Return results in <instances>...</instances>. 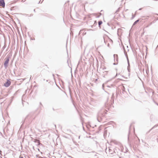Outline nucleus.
Here are the masks:
<instances>
[{"label":"nucleus","instance_id":"obj_1","mask_svg":"<svg viewBox=\"0 0 158 158\" xmlns=\"http://www.w3.org/2000/svg\"><path fill=\"white\" fill-rule=\"evenodd\" d=\"M0 6L2 8H4L5 6V3L4 0H0Z\"/></svg>","mask_w":158,"mask_h":158},{"label":"nucleus","instance_id":"obj_2","mask_svg":"<svg viewBox=\"0 0 158 158\" xmlns=\"http://www.w3.org/2000/svg\"><path fill=\"white\" fill-rule=\"evenodd\" d=\"M11 84V82L9 80H7L6 82L4 84V85L6 87L9 86Z\"/></svg>","mask_w":158,"mask_h":158},{"label":"nucleus","instance_id":"obj_3","mask_svg":"<svg viewBox=\"0 0 158 158\" xmlns=\"http://www.w3.org/2000/svg\"><path fill=\"white\" fill-rule=\"evenodd\" d=\"M9 58H7L5 60L4 64V65L5 67H6L7 66L9 63Z\"/></svg>","mask_w":158,"mask_h":158},{"label":"nucleus","instance_id":"obj_4","mask_svg":"<svg viewBox=\"0 0 158 158\" xmlns=\"http://www.w3.org/2000/svg\"><path fill=\"white\" fill-rule=\"evenodd\" d=\"M34 142H36L38 143V145H40V140L38 139H35Z\"/></svg>","mask_w":158,"mask_h":158},{"label":"nucleus","instance_id":"obj_5","mask_svg":"<svg viewBox=\"0 0 158 158\" xmlns=\"http://www.w3.org/2000/svg\"><path fill=\"white\" fill-rule=\"evenodd\" d=\"M102 21H100L98 22V25L99 27L100 28L101 27V25L102 23Z\"/></svg>","mask_w":158,"mask_h":158},{"label":"nucleus","instance_id":"obj_6","mask_svg":"<svg viewBox=\"0 0 158 158\" xmlns=\"http://www.w3.org/2000/svg\"><path fill=\"white\" fill-rule=\"evenodd\" d=\"M15 8H16V7H12L11 8L10 10H15Z\"/></svg>","mask_w":158,"mask_h":158},{"label":"nucleus","instance_id":"obj_7","mask_svg":"<svg viewBox=\"0 0 158 158\" xmlns=\"http://www.w3.org/2000/svg\"><path fill=\"white\" fill-rule=\"evenodd\" d=\"M139 21V20H136V21H135L134 22V25H135V24H136V23H137L138 22V21Z\"/></svg>","mask_w":158,"mask_h":158},{"label":"nucleus","instance_id":"obj_8","mask_svg":"<svg viewBox=\"0 0 158 158\" xmlns=\"http://www.w3.org/2000/svg\"><path fill=\"white\" fill-rule=\"evenodd\" d=\"M19 158H23L22 156H19Z\"/></svg>","mask_w":158,"mask_h":158},{"label":"nucleus","instance_id":"obj_9","mask_svg":"<svg viewBox=\"0 0 158 158\" xmlns=\"http://www.w3.org/2000/svg\"><path fill=\"white\" fill-rule=\"evenodd\" d=\"M22 2H24V1H23V0H22Z\"/></svg>","mask_w":158,"mask_h":158}]
</instances>
